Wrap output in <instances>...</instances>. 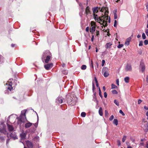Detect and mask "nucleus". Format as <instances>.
I'll return each mask as SVG.
<instances>
[{
	"label": "nucleus",
	"mask_w": 148,
	"mask_h": 148,
	"mask_svg": "<svg viewBox=\"0 0 148 148\" xmlns=\"http://www.w3.org/2000/svg\"><path fill=\"white\" fill-rule=\"evenodd\" d=\"M10 139L9 138H8L6 140V143L7 144L9 142V140Z\"/></svg>",
	"instance_id": "obj_59"
},
{
	"label": "nucleus",
	"mask_w": 148,
	"mask_h": 148,
	"mask_svg": "<svg viewBox=\"0 0 148 148\" xmlns=\"http://www.w3.org/2000/svg\"><path fill=\"white\" fill-rule=\"evenodd\" d=\"M112 92L113 94H117L118 93L117 91L115 90H113L112 91Z\"/></svg>",
	"instance_id": "obj_38"
},
{
	"label": "nucleus",
	"mask_w": 148,
	"mask_h": 148,
	"mask_svg": "<svg viewBox=\"0 0 148 148\" xmlns=\"http://www.w3.org/2000/svg\"><path fill=\"white\" fill-rule=\"evenodd\" d=\"M114 103L117 106H119V102L116 100H115L114 101Z\"/></svg>",
	"instance_id": "obj_34"
},
{
	"label": "nucleus",
	"mask_w": 148,
	"mask_h": 148,
	"mask_svg": "<svg viewBox=\"0 0 148 148\" xmlns=\"http://www.w3.org/2000/svg\"><path fill=\"white\" fill-rule=\"evenodd\" d=\"M142 102V101L140 99H139L138 101V104H140Z\"/></svg>",
	"instance_id": "obj_52"
},
{
	"label": "nucleus",
	"mask_w": 148,
	"mask_h": 148,
	"mask_svg": "<svg viewBox=\"0 0 148 148\" xmlns=\"http://www.w3.org/2000/svg\"><path fill=\"white\" fill-rule=\"evenodd\" d=\"M93 14V16H94L95 19L96 18H97V17H99L96 14Z\"/></svg>",
	"instance_id": "obj_39"
},
{
	"label": "nucleus",
	"mask_w": 148,
	"mask_h": 148,
	"mask_svg": "<svg viewBox=\"0 0 148 148\" xmlns=\"http://www.w3.org/2000/svg\"><path fill=\"white\" fill-rule=\"evenodd\" d=\"M89 27H86V31L87 32H89Z\"/></svg>",
	"instance_id": "obj_55"
},
{
	"label": "nucleus",
	"mask_w": 148,
	"mask_h": 148,
	"mask_svg": "<svg viewBox=\"0 0 148 148\" xmlns=\"http://www.w3.org/2000/svg\"><path fill=\"white\" fill-rule=\"evenodd\" d=\"M12 82L11 81L10 82V83L11 84H8V87L7 89L9 90L10 91H11L13 89L12 87Z\"/></svg>",
	"instance_id": "obj_23"
},
{
	"label": "nucleus",
	"mask_w": 148,
	"mask_h": 148,
	"mask_svg": "<svg viewBox=\"0 0 148 148\" xmlns=\"http://www.w3.org/2000/svg\"><path fill=\"white\" fill-rule=\"evenodd\" d=\"M4 59L3 57L0 55V64H2L4 62Z\"/></svg>",
	"instance_id": "obj_21"
},
{
	"label": "nucleus",
	"mask_w": 148,
	"mask_h": 148,
	"mask_svg": "<svg viewBox=\"0 0 148 148\" xmlns=\"http://www.w3.org/2000/svg\"><path fill=\"white\" fill-rule=\"evenodd\" d=\"M10 136L14 140L17 139V136L16 135V133L14 131H12L10 134Z\"/></svg>",
	"instance_id": "obj_8"
},
{
	"label": "nucleus",
	"mask_w": 148,
	"mask_h": 148,
	"mask_svg": "<svg viewBox=\"0 0 148 148\" xmlns=\"http://www.w3.org/2000/svg\"><path fill=\"white\" fill-rule=\"evenodd\" d=\"M4 140V137L3 136H0V142L3 141Z\"/></svg>",
	"instance_id": "obj_41"
},
{
	"label": "nucleus",
	"mask_w": 148,
	"mask_h": 148,
	"mask_svg": "<svg viewBox=\"0 0 148 148\" xmlns=\"http://www.w3.org/2000/svg\"><path fill=\"white\" fill-rule=\"evenodd\" d=\"M23 122L20 120L19 119H18V120L17 122V123L18 124L21 125L22 123Z\"/></svg>",
	"instance_id": "obj_32"
},
{
	"label": "nucleus",
	"mask_w": 148,
	"mask_h": 148,
	"mask_svg": "<svg viewBox=\"0 0 148 148\" xmlns=\"http://www.w3.org/2000/svg\"><path fill=\"white\" fill-rule=\"evenodd\" d=\"M113 123L116 125H117L118 124V121L117 119H115L113 121Z\"/></svg>",
	"instance_id": "obj_27"
},
{
	"label": "nucleus",
	"mask_w": 148,
	"mask_h": 148,
	"mask_svg": "<svg viewBox=\"0 0 148 148\" xmlns=\"http://www.w3.org/2000/svg\"><path fill=\"white\" fill-rule=\"evenodd\" d=\"M142 38H143V39H145L146 38V36L145 34L144 33H143L142 34Z\"/></svg>",
	"instance_id": "obj_37"
},
{
	"label": "nucleus",
	"mask_w": 148,
	"mask_h": 148,
	"mask_svg": "<svg viewBox=\"0 0 148 148\" xmlns=\"http://www.w3.org/2000/svg\"><path fill=\"white\" fill-rule=\"evenodd\" d=\"M93 100L96 103L97 105L98 104V103H99V101L97 100V99L96 97L95 93L94 94V96L93 97Z\"/></svg>",
	"instance_id": "obj_22"
},
{
	"label": "nucleus",
	"mask_w": 148,
	"mask_h": 148,
	"mask_svg": "<svg viewBox=\"0 0 148 148\" xmlns=\"http://www.w3.org/2000/svg\"><path fill=\"white\" fill-rule=\"evenodd\" d=\"M108 69L106 68H103L102 70V73L103 74L104 76L106 77L109 75V73H108Z\"/></svg>",
	"instance_id": "obj_6"
},
{
	"label": "nucleus",
	"mask_w": 148,
	"mask_h": 148,
	"mask_svg": "<svg viewBox=\"0 0 148 148\" xmlns=\"http://www.w3.org/2000/svg\"><path fill=\"white\" fill-rule=\"evenodd\" d=\"M144 108L145 110H148V107L145 106H144Z\"/></svg>",
	"instance_id": "obj_61"
},
{
	"label": "nucleus",
	"mask_w": 148,
	"mask_h": 148,
	"mask_svg": "<svg viewBox=\"0 0 148 148\" xmlns=\"http://www.w3.org/2000/svg\"><path fill=\"white\" fill-rule=\"evenodd\" d=\"M125 70L127 71H130L132 70V67L131 64H127L126 66Z\"/></svg>",
	"instance_id": "obj_9"
},
{
	"label": "nucleus",
	"mask_w": 148,
	"mask_h": 148,
	"mask_svg": "<svg viewBox=\"0 0 148 148\" xmlns=\"http://www.w3.org/2000/svg\"><path fill=\"white\" fill-rule=\"evenodd\" d=\"M26 144H27V146L28 148H33V145L32 142L30 141L27 140V141H26Z\"/></svg>",
	"instance_id": "obj_11"
},
{
	"label": "nucleus",
	"mask_w": 148,
	"mask_h": 148,
	"mask_svg": "<svg viewBox=\"0 0 148 148\" xmlns=\"http://www.w3.org/2000/svg\"><path fill=\"white\" fill-rule=\"evenodd\" d=\"M127 137L125 136H124L123 138H122V141L123 142H125V140L126 138Z\"/></svg>",
	"instance_id": "obj_36"
},
{
	"label": "nucleus",
	"mask_w": 148,
	"mask_h": 148,
	"mask_svg": "<svg viewBox=\"0 0 148 148\" xmlns=\"http://www.w3.org/2000/svg\"><path fill=\"white\" fill-rule=\"evenodd\" d=\"M78 4L79 5V6L80 7V8L82 9L83 10L84 9V6L82 4V3L78 2Z\"/></svg>",
	"instance_id": "obj_28"
},
{
	"label": "nucleus",
	"mask_w": 148,
	"mask_h": 148,
	"mask_svg": "<svg viewBox=\"0 0 148 148\" xmlns=\"http://www.w3.org/2000/svg\"><path fill=\"white\" fill-rule=\"evenodd\" d=\"M143 45V42L142 41H141L139 42V46H142Z\"/></svg>",
	"instance_id": "obj_48"
},
{
	"label": "nucleus",
	"mask_w": 148,
	"mask_h": 148,
	"mask_svg": "<svg viewBox=\"0 0 148 148\" xmlns=\"http://www.w3.org/2000/svg\"><path fill=\"white\" fill-rule=\"evenodd\" d=\"M52 56L51 53L49 50L45 51L42 54V61L45 63H48Z\"/></svg>",
	"instance_id": "obj_2"
},
{
	"label": "nucleus",
	"mask_w": 148,
	"mask_h": 148,
	"mask_svg": "<svg viewBox=\"0 0 148 148\" xmlns=\"http://www.w3.org/2000/svg\"><path fill=\"white\" fill-rule=\"evenodd\" d=\"M91 25L92 27L90 28V32L93 34L95 30L96 25L95 23L93 21L91 22Z\"/></svg>",
	"instance_id": "obj_5"
},
{
	"label": "nucleus",
	"mask_w": 148,
	"mask_h": 148,
	"mask_svg": "<svg viewBox=\"0 0 148 148\" xmlns=\"http://www.w3.org/2000/svg\"><path fill=\"white\" fill-rule=\"evenodd\" d=\"M117 142L118 143V145L119 146H120L121 145V143L120 141L119 140H117Z\"/></svg>",
	"instance_id": "obj_51"
},
{
	"label": "nucleus",
	"mask_w": 148,
	"mask_h": 148,
	"mask_svg": "<svg viewBox=\"0 0 148 148\" xmlns=\"http://www.w3.org/2000/svg\"><path fill=\"white\" fill-rule=\"evenodd\" d=\"M32 123L29 122L25 124V127L26 128H28L30 127L32 125Z\"/></svg>",
	"instance_id": "obj_20"
},
{
	"label": "nucleus",
	"mask_w": 148,
	"mask_h": 148,
	"mask_svg": "<svg viewBox=\"0 0 148 148\" xmlns=\"http://www.w3.org/2000/svg\"><path fill=\"white\" fill-rule=\"evenodd\" d=\"M64 99L62 96L59 97L57 98V102L59 103H62L63 102Z\"/></svg>",
	"instance_id": "obj_13"
},
{
	"label": "nucleus",
	"mask_w": 148,
	"mask_h": 148,
	"mask_svg": "<svg viewBox=\"0 0 148 148\" xmlns=\"http://www.w3.org/2000/svg\"><path fill=\"white\" fill-rule=\"evenodd\" d=\"M106 8L103 7L102 8L101 10L100 11L101 12H104V16H102L101 17V18H100L99 17H97V18L95 19V20L97 21V22L100 23V21L103 22V23H104L105 22L104 20H103L102 18H104L105 20H107L108 19V16L107 15V14L108 13V12Z\"/></svg>",
	"instance_id": "obj_1"
},
{
	"label": "nucleus",
	"mask_w": 148,
	"mask_h": 148,
	"mask_svg": "<svg viewBox=\"0 0 148 148\" xmlns=\"http://www.w3.org/2000/svg\"><path fill=\"white\" fill-rule=\"evenodd\" d=\"M98 7H95L93 8L92 9V10L93 11V14H95V13H97L98 12Z\"/></svg>",
	"instance_id": "obj_19"
},
{
	"label": "nucleus",
	"mask_w": 148,
	"mask_h": 148,
	"mask_svg": "<svg viewBox=\"0 0 148 148\" xmlns=\"http://www.w3.org/2000/svg\"><path fill=\"white\" fill-rule=\"evenodd\" d=\"M99 31L97 30H96V34L97 36H98L99 35Z\"/></svg>",
	"instance_id": "obj_54"
},
{
	"label": "nucleus",
	"mask_w": 148,
	"mask_h": 148,
	"mask_svg": "<svg viewBox=\"0 0 148 148\" xmlns=\"http://www.w3.org/2000/svg\"><path fill=\"white\" fill-rule=\"evenodd\" d=\"M95 82L96 83H98L97 79L95 77Z\"/></svg>",
	"instance_id": "obj_60"
},
{
	"label": "nucleus",
	"mask_w": 148,
	"mask_h": 148,
	"mask_svg": "<svg viewBox=\"0 0 148 148\" xmlns=\"http://www.w3.org/2000/svg\"><path fill=\"white\" fill-rule=\"evenodd\" d=\"M20 136L21 137V140H23L25 138L26 134L24 133H22L20 134Z\"/></svg>",
	"instance_id": "obj_15"
},
{
	"label": "nucleus",
	"mask_w": 148,
	"mask_h": 148,
	"mask_svg": "<svg viewBox=\"0 0 148 148\" xmlns=\"http://www.w3.org/2000/svg\"><path fill=\"white\" fill-rule=\"evenodd\" d=\"M116 10L115 11H114L113 12V13H114V18L115 19H116L117 18V14L116 13Z\"/></svg>",
	"instance_id": "obj_26"
},
{
	"label": "nucleus",
	"mask_w": 148,
	"mask_h": 148,
	"mask_svg": "<svg viewBox=\"0 0 148 148\" xmlns=\"http://www.w3.org/2000/svg\"><path fill=\"white\" fill-rule=\"evenodd\" d=\"M145 32L147 36L148 37V29H146Z\"/></svg>",
	"instance_id": "obj_43"
},
{
	"label": "nucleus",
	"mask_w": 148,
	"mask_h": 148,
	"mask_svg": "<svg viewBox=\"0 0 148 148\" xmlns=\"http://www.w3.org/2000/svg\"><path fill=\"white\" fill-rule=\"evenodd\" d=\"M99 95L100 97L101 98H103V96H102V95H101V90L100 89L99 87Z\"/></svg>",
	"instance_id": "obj_29"
},
{
	"label": "nucleus",
	"mask_w": 148,
	"mask_h": 148,
	"mask_svg": "<svg viewBox=\"0 0 148 148\" xmlns=\"http://www.w3.org/2000/svg\"><path fill=\"white\" fill-rule=\"evenodd\" d=\"M81 69L82 70H85L86 69V65H83L81 66Z\"/></svg>",
	"instance_id": "obj_33"
},
{
	"label": "nucleus",
	"mask_w": 148,
	"mask_h": 148,
	"mask_svg": "<svg viewBox=\"0 0 148 148\" xmlns=\"http://www.w3.org/2000/svg\"><path fill=\"white\" fill-rule=\"evenodd\" d=\"M140 67L141 69V71L142 72H143L145 69V66L143 63L141 62L140 64Z\"/></svg>",
	"instance_id": "obj_12"
},
{
	"label": "nucleus",
	"mask_w": 148,
	"mask_h": 148,
	"mask_svg": "<svg viewBox=\"0 0 148 148\" xmlns=\"http://www.w3.org/2000/svg\"><path fill=\"white\" fill-rule=\"evenodd\" d=\"M146 147L147 148H148V141L147 142H146Z\"/></svg>",
	"instance_id": "obj_62"
},
{
	"label": "nucleus",
	"mask_w": 148,
	"mask_h": 148,
	"mask_svg": "<svg viewBox=\"0 0 148 148\" xmlns=\"http://www.w3.org/2000/svg\"><path fill=\"white\" fill-rule=\"evenodd\" d=\"M91 64H90V66L92 68H93L94 67V65H93V62L91 60Z\"/></svg>",
	"instance_id": "obj_47"
},
{
	"label": "nucleus",
	"mask_w": 148,
	"mask_h": 148,
	"mask_svg": "<svg viewBox=\"0 0 148 148\" xmlns=\"http://www.w3.org/2000/svg\"><path fill=\"white\" fill-rule=\"evenodd\" d=\"M95 88V86L93 84V83L92 84V90L93 91H94Z\"/></svg>",
	"instance_id": "obj_58"
},
{
	"label": "nucleus",
	"mask_w": 148,
	"mask_h": 148,
	"mask_svg": "<svg viewBox=\"0 0 148 148\" xmlns=\"http://www.w3.org/2000/svg\"><path fill=\"white\" fill-rule=\"evenodd\" d=\"M116 84L118 86H119V79H117L116 80Z\"/></svg>",
	"instance_id": "obj_50"
},
{
	"label": "nucleus",
	"mask_w": 148,
	"mask_h": 148,
	"mask_svg": "<svg viewBox=\"0 0 148 148\" xmlns=\"http://www.w3.org/2000/svg\"><path fill=\"white\" fill-rule=\"evenodd\" d=\"M144 43L145 45H147L148 44V40H146L144 41Z\"/></svg>",
	"instance_id": "obj_45"
},
{
	"label": "nucleus",
	"mask_w": 148,
	"mask_h": 148,
	"mask_svg": "<svg viewBox=\"0 0 148 148\" xmlns=\"http://www.w3.org/2000/svg\"><path fill=\"white\" fill-rule=\"evenodd\" d=\"M130 78L128 77H126L124 78V80L126 83H128L129 82Z\"/></svg>",
	"instance_id": "obj_25"
},
{
	"label": "nucleus",
	"mask_w": 148,
	"mask_h": 148,
	"mask_svg": "<svg viewBox=\"0 0 148 148\" xmlns=\"http://www.w3.org/2000/svg\"><path fill=\"white\" fill-rule=\"evenodd\" d=\"M105 61L104 60H102V66H103L104 65V64L105 63Z\"/></svg>",
	"instance_id": "obj_49"
},
{
	"label": "nucleus",
	"mask_w": 148,
	"mask_h": 148,
	"mask_svg": "<svg viewBox=\"0 0 148 148\" xmlns=\"http://www.w3.org/2000/svg\"><path fill=\"white\" fill-rule=\"evenodd\" d=\"M99 112L100 115L101 116L103 115V110L101 107H100L99 111Z\"/></svg>",
	"instance_id": "obj_24"
},
{
	"label": "nucleus",
	"mask_w": 148,
	"mask_h": 148,
	"mask_svg": "<svg viewBox=\"0 0 148 148\" xmlns=\"http://www.w3.org/2000/svg\"><path fill=\"white\" fill-rule=\"evenodd\" d=\"M16 45L15 44H12L11 45V46L12 47H14V46H15Z\"/></svg>",
	"instance_id": "obj_63"
},
{
	"label": "nucleus",
	"mask_w": 148,
	"mask_h": 148,
	"mask_svg": "<svg viewBox=\"0 0 148 148\" xmlns=\"http://www.w3.org/2000/svg\"><path fill=\"white\" fill-rule=\"evenodd\" d=\"M86 14V16H87V15L90 13V9L88 6H87L86 8L85 12Z\"/></svg>",
	"instance_id": "obj_10"
},
{
	"label": "nucleus",
	"mask_w": 148,
	"mask_h": 148,
	"mask_svg": "<svg viewBox=\"0 0 148 148\" xmlns=\"http://www.w3.org/2000/svg\"><path fill=\"white\" fill-rule=\"evenodd\" d=\"M53 66L52 63L45 64L44 65L45 68L47 70H49L52 68Z\"/></svg>",
	"instance_id": "obj_7"
},
{
	"label": "nucleus",
	"mask_w": 148,
	"mask_h": 148,
	"mask_svg": "<svg viewBox=\"0 0 148 148\" xmlns=\"http://www.w3.org/2000/svg\"><path fill=\"white\" fill-rule=\"evenodd\" d=\"M81 115L82 117H85L86 115V113L85 112H83L81 113Z\"/></svg>",
	"instance_id": "obj_35"
},
{
	"label": "nucleus",
	"mask_w": 148,
	"mask_h": 148,
	"mask_svg": "<svg viewBox=\"0 0 148 148\" xmlns=\"http://www.w3.org/2000/svg\"><path fill=\"white\" fill-rule=\"evenodd\" d=\"M111 86L112 89H115L117 88V86L113 84H112Z\"/></svg>",
	"instance_id": "obj_31"
},
{
	"label": "nucleus",
	"mask_w": 148,
	"mask_h": 148,
	"mask_svg": "<svg viewBox=\"0 0 148 148\" xmlns=\"http://www.w3.org/2000/svg\"><path fill=\"white\" fill-rule=\"evenodd\" d=\"M123 46V45L122 44H119V45L117 47L119 48H120L122 47Z\"/></svg>",
	"instance_id": "obj_40"
},
{
	"label": "nucleus",
	"mask_w": 148,
	"mask_h": 148,
	"mask_svg": "<svg viewBox=\"0 0 148 148\" xmlns=\"http://www.w3.org/2000/svg\"><path fill=\"white\" fill-rule=\"evenodd\" d=\"M0 132L4 134H8L6 130L5 125L2 123L0 124Z\"/></svg>",
	"instance_id": "obj_4"
},
{
	"label": "nucleus",
	"mask_w": 148,
	"mask_h": 148,
	"mask_svg": "<svg viewBox=\"0 0 148 148\" xmlns=\"http://www.w3.org/2000/svg\"><path fill=\"white\" fill-rule=\"evenodd\" d=\"M18 118L22 121L23 122H24L25 119H26L25 115H23V116H20Z\"/></svg>",
	"instance_id": "obj_18"
},
{
	"label": "nucleus",
	"mask_w": 148,
	"mask_h": 148,
	"mask_svg": "<svg viewBox=\"0 0 148 148\" xmlns=\"http://www.w3.org/2000/svg\"><path fill=\"white\" fill-rule=\"evenodd\" d=\"M131 40V37H129L128 38H127L126 40V41L125 42V45H126L128 46L129 44V43L130 42V41Z\"/></svg>",
	"instance_id": "obj_17"
},
{
	"label": "nucleus",
	"mask_w": 148,
	"mask_h": 148,
	"mask_svg": "<svg viewBox=\"0 0 148 148\" xmlns=\"http://www.w3.org/2000/svg\"><path fill=\"white\" fill-rule=\"evenodd\" d=\"M94 39V35H92V37L91 39V40L92 42H93V41Z\"/></svg>",
	"instance_id": "obj_57"
},
{
	"label": "nucleus",
	"mask_w": 148,
	"mask_h": 148,
	"mask_svg": "<svg viewBox=\"0 0 148 148\" xmlns=\"http://www.w3.org/2000/svg\"><path fill=\"white\" fill-rule=\"evenodd\" d=\"M26 111L25 110H22L21 112V114L20 116H23V115H25Z\"/></svg>",
	"instance_id": "obj_30"
},
{
	"label": "nucleus",
	"mask_w": 148,
	"mask_h": 148,
	"mask_svg": "<svg viewBox=\"0 0 148 148\" xmlns=\"http://www.w3.org/2000/svg\"><path fill=\"white\" fill-rule=\"evenodd\" d=\"M7 125L9 131L10 132H12L14 130V128L12 126V125L8 124L7 123Z\"/></svg>",
	"instance_id": "obj_14"
},
{
	"label": "nucleus",
	"mask_w": 148,
	"mask_h": 148,
	"mask_svg": "<svg viewBox=\"0 0 148 148\" xmlns=\"http://www.w3.org/2000/svg\"><path fill=\"white\" fill-rule=\"evenodd\" d=\"M112 45V42H109L107 43L105 45V47L107 49H109L110 48V46Z\"/></svg>",
	"instance_id": "obj_16"
},
{
	"label": "nucleus",
	"mask_w": 148,
	"mask_h": 148,
	"mask_svg": "<svg viewBox=\"0 0 148 148\" xmlns=\"http://www.w3.org/2000/svg\"><path fill=\"white\" fill-rule=\"evenodd\" d=\"M68 72L67 71H65L63 72V73L65 75H66L68 73Z\"/></svg>",
	"instance_id": "obj_53"
},
{
	"label": "nucleus",
	"mask_w": 148,
	"mask_h": 148,
	"mask_svg": "<svg viewBox=\"0 0 148 148\" xmlns=\"http://www.w3.org/2000/svg\"><path fill=\"white\" fill-rule=\"evenodd\" d=\"M114 118L113 115H112L109 118V120L110 121H112Z\"/></svg>",
	"instance_id": "obj_46"
},
{
	"label": "nucleus",
	"mask_w": 148,
	"mask_h": 148,
	"mask_svg": "<svg viewBox=\"0 0 148 148\" xmlns=\"http://www.w3.org/2000/svg\"><path fill=\"white\" fill-rule=\"evenodd\" d=\"M119 113L121 114H122V115L123 116H124L125 114L123 112V111H122V110H119Z\"/></svg>",
	"instance_id": "obj_42"
},
{
	"label": "nucleus",
	"mask_w": 148,
	"mask_h": 148,
	"mask_svg": "<svg viewBox=\"0 0 148 148\" xmlns=\"http://www.w3.org/2000/svg\"><path fill=\"white\" fill-rule=\"evenodd\" d=\"M68 103L71 105H75L76 102L77 98L72 95L68 94L67 95Z\"/></svg>",
	"instance_id": "obj_3"
},
{
	"label": "nucleus",
	"mask_w": 148,
	"mask_h": 148,
	"mask_svg": "<svg viewBox=\"0 0 148 148\" xmlns=\"http://www.w3.org/2000/svg\"><path fill=\"white\" fill-rule=\"evenodd\" d=\"M104 97L106 98L107 97V93L106 92H104Z\"/></svg>",
	"instance_id": "obj_56"
},
{
	"label": "nucleus",
	"mask_w": 148,
	"mask_h": 148,
	"mask_svg": "<svg viewBox=\"0 0 148 148\" xmlns=\"http://www.w3.org/2000/svg\"><path fill=\"white\" fill-rule=\"evenodd\" d=\"M117 23V21L116 20H115L114 21V27H116Z\"/></svg>",
	"instance_id": "obj_44"
},
{
	"label": "nucleus",
	"mask_w": 148,
	"mask_h": 148,
	"mask_svg": "<svg viewBox=\"0 0 148 148\" xmlns=\"http://www.w3.org/2000/svg\"><path fill=\"white\" fill-rule=\"evenodd\" d=\"M146 115L147 116V119L148 120V111L146 113Z\"/></svg>",
	"instance_id": "obj_64"
}]
</instances>
